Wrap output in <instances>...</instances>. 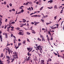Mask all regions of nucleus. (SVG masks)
Wrapping results in <instances>:
<instances>
[{"mask_svg":"<svg viewBox=\"0 0 64 64\" xmlns=\"http://www.w3.org/2000/svg\"><path fill=\"white\" fill-rule=\"evenodd\" d=\"M12 11H15V9H14V8H13L12 9Z\"/></svg>","mask_w":64,"mask_h":64,"instance_id":"obj_60","label":"nucleus"},{"mask_svg":"<svg viewBox=\"0 0 64 64\" xmlns=\"http://www.w3.org/2000/svg\"><path fill=\"white\" fill-rule=\"evenodd\" d=\"M12 57L13 58H16V54H14L12 56Z\"/></svg>","mask_w":64,"mask_h":64,"instance_id":"obj_7","label":"nucleus"},{"mask_svg":"<svg viewBox=\"0 0 64 64\" xmlns=\"http://www.w3.org/2000/svg\"><path fill=\"white\" fill-rule=\"evenodd\" d=\"M28 3H29V4H30V2H28L25 4V5H28Z\"/></svg>","mask_w":64,"mask_h":64,"instance_id":"obj_19","label":"nucleus"},{"mask_svg":"<svg viewBox=\"0 0 64 64\" xmlns=\"http://www.w3.org/2000/svg\"><path fill=\"white\" fill-rule=\"evenodd\" d=\"M5 34V38H8V36H7V34L6 33H5V32H4Z\"/></svg>","mask_w":64,"mask_h":64,"instance_id":"obj_6","label":"nucleus"},{"mask_svg":"<svg viewBox=\"0 0 64 64\" xmlns=\"http://www.w3.org/2000/svg\"><path fill=\"white\" fill-rule=\"evenodd\" d=\"M56 28H57L56 27H53L52 28V29H54H54H56Z\"/></svg>","mask_w":64,"mask_h":64,"instance_id":"obj_26","label":"nucleus"},{"mask_svg":"<svg viewBox=\"0 0 64 64\" xmlns=\"http://www.w3.org/2000/svg\"><path fill=\"white\" fill-rule=\"evenodd\" d=\"M1 57L2 58L3 57V54H1Z\"/></svg>","mask_w":64,"mask_h":64,"instance_id":"obj_34","label":"nucleus"},{"mask_svg":"<svg viewBox=\"0 0 64 64\" xmlns=\"http://www.w3.org/2000/svg\"><path fill=\"white\" fill-rule=\"evenodd\" d=\"M32 33H33L34 34H35L36 33V32L34 31V30H32Z\"/></svg>","mask_w":64,"mask_h":64,"instance_id":"obj_8","label":"nucleus"},{"mask_svg":"<svg viewBox=\"0 0 64 64\" xmlns=\"http://www.w3.org/2000/svg\"><path fill=\"white\" fill-rule=\"evenodd\" d=\"M54 54L56 55H57V54H56V53H55V52H54Z\"/></svg>","mask_w":64,"mask_h":64,"instance_id":"obj_48","label":"nucleus"},{"mask_svg":"<svg viewBox=\"0 0 64 64\" xmlns=\"http://www.w3.org/2000/svg\"><path fill=\"white\" fill-rule=\"evenodd\" d=\"M26 34H27L28 35H30V33L29 32H26Z\"/></svg>","mask_w":64,"mask_h":64,"instance_id":"obj_30","label":"nucleus"},{"mask_svg":"<svg viewBox=\"0 0 64 64\" xmlns=\"http://www.w3.org/2000/svg\"><path fill=\"white\" fill-rule=\"evenodd\" d=\"M61 20V18H60V19L58 21V22L59 21H60V20Z\"/></svg>","mask_w":64,"mask_h":64,"instance_id":"obj_50","label":"nucleus"},{"mask_svg":"<svg viewBox=\"0 0 64 64\" xmlns=\"http://www.w3.org/2000/svg\"><path fill=\"white\" fill-rule=\"evenodd\" d=\"M14 52H13V54H16V55H17V52H15V51Z\"/></svg>","mask_w":64,"mask_h":64,"instance_id":"obj_24","label":"nucleus"},{"mask_svg":"<svg viewBox=\"0 0 64 64\" xmlns=\"http://www.w3.org/2000/svg\"><path fill=\"white\" fill-rule=\"evenodd\" d=\"M34 23H35V24H34L35 25H37V24H38L39 23V22H34Z\"/></svg>","mask_w":64,"mask_h":64,"instance_id":"obj_10","label":"nucleus"},{"mask_svg":"<svg viewBox=\"0 0 64 64\" xmlns=\"http://www.w3.org/2000/svg\"><path fill=\"white\" fill-rule=\"evenodd\" d=\"M7 48H8V54H10V49L9 48H8V47H7Z\"/></svg>","mask_w":64,"mask_h":64,"instance_id":"obj_13","label":"nucleus"},{"mask_svg":"<svg viewBox=\"0 0 64 64\" xmlns=\"http://www.w3.org/2000/svg\"><path fill=\"white\" fill-rule=\"evenodd\" d=\"M11 26H12V25H11V24H10L9 25V27H7V28H11Z\"/></svg>","mask_w":64,"mask_h":64,"instance_id":"obj_17","label":"nucleus"},{"mask_svg":"<svg viewBox=\"0 0 64 64\" xmlns=\"http://www.w3.org/2000/svg\"><path fill=\"white\" fill-rule=\"evenodd\" d=\"M7 28V31H8V32H9V29L8 28Z\"/></svg>","mask_w":64,"mask_h":64,"instance_id":"obj_43","label":"nucleus"},{"mask_svg":"<svg viewBox=\"0 0 64 64\" xmlns=\"http://www.w3.org/2000/svg\"><path fill=\"white\" fill-rule=\"evenodd\" d=\"M41 20L42 21V22H44V20L41 19Z\"/></svg>","mask_w":64,"mask_h":64,"instance_id":"obj_58","label":"nucleus"},{"mask_svg":"<svg viewBox=\"0 0 64 64\" xmlns=\"http://www.w3.org/2000/svg\"><path fill=\"white\" fill-rule=\"evenodd\" d=\"M43 8V6H42L40 8V11H41V10H42V9Z\"/></svg>","mask_w":64,"mask_h":64,"instance_id":"obj_21","label":"nucleus"},{"mask_svg":"<svg viewBox=\"0 0 64 64\" xmlns=\"http://www.w3.org/2000/svg\"><path fill=\"white\" fill-rule=\"evenodd\" d=\"M36 4H39V2H37L36 3Z\"/></svg>","mask_w":64,"mask_h":64,"instance_id":"obj_63","label":"nucleus"},{"mask_svg":"<svg viewBox=\"0 0 64 64\" xmlns=\"http://www.w3.org/2000/svg\"><path fill=\"white\" fill-rule=\"evenodd\" d=\"M63 10H62L60 12V13H62L63 12Z\"/></svg>","mask_w":64,"mask_h":64,"instance_id":"obj_42","label":"nucleus"},{"mask_svg":"<svg viewBox=\"0 0 64 64\" xmlns=\"http://www.w3.org/2000/svg\"><path fill=\"white\" fill-rule=\"evenodd\" d=\"M16 30H19V29H20V28H19V27L17 28H16Z\"/></svg>","mask_w":64,"mask_h":64,"instance_id":"obj_38","label":"nucleus"},{"mask_svg":"<svg viewBox=\"0 0 64 64\" xmlns=\"http://www.w3.org/2000/svg\"><path fill=\"white\" fill-rule=\"evenodd\" d=\"M36 56H35V58H34V60H36Z\"/></svg>","mask_w":64,"mask_h":64,"instance_id":"obj_54","label":"nucleus"},{"mask_svg":"<svg viewBox=\"0 0 64 64\" xmlns=\"http://www.w3.org/2000/svg\"><path fill=\"white\" fill-rule=\"evenodd\" d=\"M27 41L28 42H30V41L28 39V38H27Z\"/></svg>","mask_w":64,"mask_h":64,"instance_id":"obj_40","label":"nucleus"},{"mask_svg":"<svg viewBox=\"0 0 64 64\" xmlns=\"http://www.w3.org/2000/svg\"><path fill=\"white\" fill-rule=\"evenodd\" d=\"M26 42V41L25 40H24L23 41V42H22L23 44H25Z\"/></svg>","mask_w":64,"mask_h":64,"instance_id":"obj_25","label":"nucleus"},{"mask_svg":"<svg viewBox=\"0 0 64 64\" xmlns=\"http://www.w3.org/2000/svg\"><path fill=\"white\" fill-rule=\"evenodd\" d=\"M50 23H47V22H46V25H49V24H51V22L50 21Z\"/></svg>","mask_w":64,"mask_h":64,"instance_id":"obj_15","label":"nucleus"},{"mask_svg":"<svg viewBox=\"0 0 64 64\" xmlns=\"http://www.w3.org/2000/svg\"><path fill=\"white\" fill-rule=\"evenodd\" d=\"M7 7L8 8H9V6L8 4L6 5Z\"/></svg>","mask_w":64,"mask_h":64,"instance_id":"obj_47","label":"nucleus"},{"mask_svg":"<svg viewBox=\"0 0 64 64\" xmlns=\"http://www.w3.org/2000/svg\"><path fill=\"white\" fill-rule=\"evenodd\" d=\"M33 13L30 14V15H33Z\"/></svg>","mask_w":64,"mask_h":64,"instance_id":"obj_62","label":"nucleus"},{"mask_svg":"<svg viewBox=\"0 0 64 64\" xmlns=\"http://www.w3.org/2000/svg\"><path fill=\"white\" fill-rule=\"evenodd\" d=\"M28 55L29 56H31V54H29V52H28Z\"/></svg>","mask_w":64,"mask_h":64,"instance_id":"obj_18","label":"nucleus"},{"mask_svg":"<svg viewBox=\"0 0 64 64\" xmlns=\"http://www.w3.org/2000/svg\"><path fill=\"white\" fill-rule=\"evenodd\" d=\"M57 6L56 5H55L54 6V8H56V9H57V8H57Z\"/></svg>","mask_w":64,"mask_h":64,"instance_id":"obj_32","label":"nucleus"},{"mask_svg":"<svg viewBox=\"0 0 64 64\" xmlns=\"http://www.w3.org/2000/svg\"><path fill=\"white\" fill-rule=\"evenodd\" d=\"M28 10H29V11H31V9L30 8H28Z\"/></svg>","mask_w":64,"mask_h":64,"instance_id":"obj_29","label":"nucleus"},{"mask_svg":"<svg viewBox=\"0 0 64 64\" xmlns=\"http://www.w3.org/2000/svg\"><path fill=\"white\" fill-rule=\"evenodd\" d=\"M0 40L1 42H2V36L0 35Z\"/></svg>","mask_w":64,"mask_h":64,"instance_id":"obj_9","label":"nucleus"},{"mask_svg":"<svg viewBox=\"0 0 64 64\" xmlns=\"http://www.w3.org/2000/svg\"><path fill=\"white\" fill-rule=\"evenodd\" d=\"M22 45L21 43H18V46L19 47L20 46V45Z\"/></svg>","mask_w":64,"mask_h":64,"instance_id":"obj_23","label":"nucleus"},{"mask_svg":"<svg viewBox=\"0 0 64 64\" xmlns=\"http://www.w3.org/2000/svg\"><path fill=\"white\" fill-rule=\"evenodd\" d=\"M11 37H13V34H11Z\"/></svg>","mask_w":64,"mask_h":64,"instance_id":"obj_59","label":"nucleus"},{"mask_svg":"<svg viewBox=\"0 0 64 64\" xmlns=\"http://www.w3.org/2000/svg\"><path fill=\"white\" fill-rule=\"evenodd\" d=\"M18 34L19 35H24V34L23 33H22V32H20L18 33Z\"/></svg>","mask_w":64,"mask_h":64,"instance_id":"obj_3","label":"nucleus"},{"mask_svg":"<svg viewBox=\"0 0 64 64\" xmlns=\"http://www.w3.org/2000/svg\"><path fill=\"white\" fill-rule=\"evenodd\" d=\"M0 64H4L3 63V61H1L0 60Z\"/></svg>","mask_w":64,"mask_h":64,"instance_id":"obj_16","label":"nucleus"},{"mask_svg":"<svg viewBox=\"0 0 64 64\" xmlns=\"http://www.w3.org/2000/svg\"><path fill=\"white\" fill-rule=\"evenodd\" d=\"M56 17H57V16H56L55 17H54V20H56Z\"/></svg>","mask_w":64,"mask_h":64,"instance_id":"obj_41","label":"nucleus"},{"mask_svg":"<svg viewBox=\"0 0 64 64\" xmlns=\"http://www.w3.org/2000/svg\"><path fill=\"white\" fill-rule=\"evenodd\" d=\"M16 41H17V40H14V43H16V42H15Z\"/></svg>","mask_w":64,"mask_h":64,"instance_id":"obj_28","label":"nucleus"},{"mask_svg":"<svg viewBox=\"0 0 64 64\" xmlns=\"http://www.w3.org/2000/svg\"><path fill=\"white\" fill-rule=\"evenodd\" d=\"M42 30H45L46 29L44 28H42Z\"/></svg>","mask_w":64,"mask_h":64,"instance_id":"obj_56","label":"nucleus"},{"mask_svg":"<svg viewBox=\"0 0 64 64\" xmlns=\"http://www.w3.org/2000/svg\"><path fill=\"white\" fill-rule=\"evenodd\" d=\"M48 34H49L50 35H51V34L50 33V32L48 31Z\"/></svg>","mask_w":64,"mask_h":64,"instance_id":"obj_35","label":"nucleus"},{"mask_svg":"<svg viewBox=\"0 0 64 64\" xmlns=\"http://www.w3.org/2000/svg\"><path fill=\"white\" fill-rule=\"evenodd\" d=\"M41 46H38L36 47V50H37V51L38 52V50H41V49H40V48H41Z\"/></svg>","mask_w":64,"mask_h":64,"instance_id":"obj_1","label":"nucleus"},{"mask_svg":"<svg viewBox=\"0 0 64 64\" xmlns=\"http://www.w3.org/2000/svg\"><path fill=\"white\" fill-rule=\"evenodd\" d=\"M6 58H8V60H10V58H11V56H6Z\"/></svg>","mask_w":64,"mask_h":64,"instance_id":"obj_5","label":"nucleus"},{"mask_svg":"<svg viewBox=\"0 0 64 64\" xmlns=\"http://www.w3.org/2000/svg\"><path fill=\"white\" fill-rule=\"evenodd\" d=\"M50 3H51L53 2V0H50L49 1Z\"/></svg>","mask_w":64,"mask_h":64,"instance_id":"obj_36","label":"nucleus"},{"mask_svg":"<svg viewBox=\"0 0 64 64\" xmlns=\"http://www.w3.org/2000/svg\"><path fill=\"white\" fill-rule=\"evenodd\" d=\"M27 49L28 50V51H29H29V52H31V51H32V49H30V48H27Z\"/></svg>","mask_w":64,"mask_h":64,"instance_id":"obj_4","label":"nucleus"},{"mask_svg":"<svg viewBox=\"0 0 64 64\" xmlns=\"http://www.w3.org/2000/svg\"><path fill=\"white\" fill-rule=\"evenodd\" d=\"M50 32H54V30H51Z\"/></svg>","mask_w":64,"mask_h":64,"instance_id":"obj_57","label":"nucleus"},{"mask_svg":"<svg viewBox=\"0 0 64 64\" xmlns=\"http://www.w3.org/2000/svg\"><path fill=\"white\" fill-rule=\"evenodd\" d=\"M33 28V26H32L30 28V29H29L28 30H32V28Z\"/></svg>","mask_w":64,"mask_h":64,"instance_id":"obj_39","label":"nucleus"},{"mask_svg":"<svg viewBox=\"0 0 64 64\" xmlns=\"http://www.w3.org/2000/svg\"><path fill=\"white\" fill-rule=\"evenodd\" d=\"M48 62H50L52 61V60H51V58H49L48 59Z\"/></svg>","mask_w":64,"mask_h":64,"instance_id":"obj_20","label":"nucleus"},{"mask_svg":"<svg viewBox=\"0 0 64 64\" xmlns=\"http://www.w3.org/2000/svg\"><path fill=\"white\" fill-rule=\"evenodd\" d=\"M38 41H41V39H40V38H38Z\"/></svg>","mask_w":64,"mask_h":64,"instance_id":"obj_22","label":"nucleus"},{"mask_svg":"<svg viewBox=\"0 0 64 64\" xmlns=\"http://www.w3.org/2000/svg\"><path fill=\"white\" fill-rule=\"evenodd\" d=\"M15 22H13L11 23V24H15Z\"/></svg>","mask_w":64,"mask_h":64,"instance_id":"obj_31","label":"nucleus"},{"mask_svg":"<svg viewBox=\"0 0 64 64\" xmlns=\"http://www.w3.org/2000/svg\"><path fill=\"white\" fill-rule=\"evenodd\" d=\"M20 12L21 13H23V12H24V10H22L20 11Z\"/></svg>","mask_w":64,"mask_h":64,"instance_id":"obj_37","label":"nucleus"},{"mask_svg":"<svg viewBox=\"0 0 64 64\" xmlns=\"http://www.w3.org/2000/svg\"><path fill=\"white\" fill-rule=\"evenodd\" d=\"M24 28V29H25L26 30H29V29H26L25 28Z\"/></svg>","mask_w":64,"mask_h":64,"instance_id":"obj_49","label":"nucleus"},{"mask_svg":"<svg viewBox=\"0 0 64 64\" xmlns=\"http://www.w3.org/2000/svg\"><path fill=\"white\" fill-rule=\"evenodd\" d=\"M20 13H21V12H18L17 13V14H20Z\"/></svg>","mask_w":64,"mask_h":64,"instance_id":"obj_44","label":"nucleus"},{"mask_svg":"<svg viewBox=\"0 0 64 64\" xmlns=\"http://www.w3.org/2000/svg\"><path fill=\"white\" fill-rule=\"evenodd\" d=\"M2 23V22H1V20H0V26H1Z\"/></svg>","mask_w":64,"mask_h":64,"instance_id":"obj_27","label":"nucleus"},{"mask_svg":"<svg viewBox=\"0 0 64 64\" xmlns=\"http://www.w3.org/2000/svg\"><path fill=\"white\" fill-rule=\"evenodd\" d=\"M19 46H18L17 47H16V49H17L18 48H19Z\"/></svg>","mask_w":64,"mask_h":64,"instance_id":"obj_46","label":"nucleus"},{"mask_svg":"<svg viewBox=\"0 0 64 64\" xmlns=\"http://www.w3.org/2000/svg\"><path fill=\"white\" fill-rule=\"evenodd\" d=\"M14 61V59L13 58L12 60V61L11 62H13Z\"/></svg>","mask_w":64,"mask_h":64,"instance_id":"obj_53","label":"nucleus"},{"mask_svg":"<svg viewBox=\"0 0 64 64\" xmlns=\"http://www.w3.org/2000/svg\"><path fill=\"white\" fill-rule=\"evenodd\" d=\"M22 21H23V22L24 23H25V22H26V20L25 19H22Z\"/></svg>","mask_w":64,"mask_h":64,"instance_id":"obj_11","label":"nucleus"},{"mask_svg":"<svg viewBox=\"0 0 64 64\" xmlns=\"http://www.w3.org/2000/svg\"><path fill=\"white\" fill-rule=\"evenodd\" d=\"M7 26H5V27L4 28V29H6V28Z\"/></svg>","mask_w":64,"mask_h":64,"instance_id":"obj_64","label":"nucleus"},{"mask_svg":"<svg viewBox=\"0 0 64 64\" xmlns=\"http://www.w3.org/2000/svg\"><path fill=\"white\" fill-rule=\"evenodd\" d=\"M14 27L13 26H12L11 27V28H12V29H14Z\"/></svg>","mask_w":64,"mask_h":64,"instance_id":"obj_52","label":"nucleus"},{"mask_svg":"<svg viewBox=\"0 0 64 64\" xmlns=\"http://www.w3.org/2000/svg\"><path fill=\"white\" fill-rule=\"evenodd\" d=\"M48 8L49 9H52L53 8V6H51L50 7H48Z\"/></svg>","mask_w":64,"mask_h":64,"instance_id":"obj_12","label":"nucleus"},{"mask_svg":"<svg viewBox=\"0 0 64 64\" xmlns=\"http://www.w3.org/2000/svg\"><path fill=\"white\" fill-rule=\"evenodd\" d=\"M26 59L27 61H30L32 62V59L31 60V59H30V57H28V58H26Z\"/></svg>","mask_w":64,"mask_h":64,"instance_id":"obj_2","label":"nucleus"},{"mask_svg":"<svg viewBox=\"0 0 64 64\" xmlns=\"http://www.w3.org/2000/svg\"><path fill=\"white\" fill-rule=\"evenodd\" d=\"M13 37H14V39H16V37H15V36H14Z\"/></svg>","mask_w":64,"mask_h":64,"instance_id":"obj_61","label":"nucleus"},{"mask_svg":"<svg viewBox=\"0 0 64 64\" xmlns=\"http://www.w3.org/2000/svg\"><path fill=\"white\" fill-rule=\"evenodd\" d=\"M41 16V15H37V17H40Z\"/></svg>","mask_w":64,"mask_h":64,"instance_id":"obj_33","label":"nucleus"},{"mask_svg":"<svg viewBox=\"0 0 64 64\" xmlns=\"http://www.w3.org/2000/svg\"><path fill=\"white\" fill-rule=\"evenodd\" d=\"M9 5L10 6V7H12V4L11 3H10L9 4Z\"/></svg>","mask_w":64,"mask_h":64,"instance_id":"obj_45","label":"nucleus"},{"mask_svg":"<svg viewBox=\"0 0 64 64\" xmlns=\"http://www.w3.org/2000/svg\"><path fill=\"white\" fill-rule=\"evenodd\" d=\"M45 41V40L44 39V38H42V41Z\"/></svg>","mask_w":64,"mask_h":64,"instance_id":"obj_14","label":"nucleus"},{"mask_svg":"<svg viewBox=\"0 0 64 64\" xmlns=\"http://www.w3.org/2000/svg\"><path fill=\"white\" fill-rule=\"evenodd\" d=\"M7 19H6L5 20V21L6 22H7Z\"/></svg>","mask_w":64,"mask_h":64,"instance_id":"obj_55","label":"nucleus"},{"mask_svg":"<svg viewBox=\"0 0 64 64\" xmlns=\"http://www.w3.org/2000/svg\"><path fill=\"white\" fill-rule=\"evenodd\" d=\"M6 2H4V4H6Z\"/></svg>","mask_w":64,"mask_h":64,"instance_id":"obj_51","label":"nucleus"}]
</instances>
